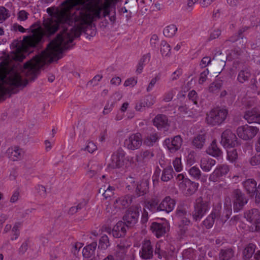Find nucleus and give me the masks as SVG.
<instances>
[{"label":"nucleus","mask_w":260,"mask_h":260,"mask_svg":"<svg viewBox=\"0 0 260 260\" xmlns=\"http://www.w3.org/2000/svg\"><path fill=\"white\" fill-rule=\"evenodd\" d=\"M90 0H66L56 18L45 19L44 28L37 23L30 26L31 34L23 38L5 60V95L16 93L28 80H35L46 63L62 57L72 47L75 38L85 31L92 21L110 14L107 4L91 5Z\"/></svg>","instance_id":"f257e3e1"},{"label":"nucleus","mask_w":260,"mask_h":260,"mask_svg":"<svg viewBox=\"0 0 260 260\" xmlns=\"http://www.w3.org/2000/svg\"><path fill=\"white\" fill-rule=\"evenodd\" d=\"M211 202L208 199L200 197L193 203L192 216L193 220L200 221L210 209Z\"/></svg>","instance_id":"f03ea898"},{"label":"nucleus","mask_w":260,"mask_h":260,"mask_svg":"<svg viewBox=\"0 0 260 260\" xmlns=\"http://www.w3.org/2000/svg\"><path fill=\"white\" fill-rule=\"evenodd\" d=\"M228 114V111L226 109L214 108L207 114L206 121L209 125H219L224 121Z\"/></svg>","instance_id":"7ed1b4c3"},{"label":"nucleus","mask_w":260,"mask_h":260,"mask_svg":"<svg viewBox=\"0 0 260 260\" xmlns=\"http://www.w3.org/2000/svg\"><path fill=\"white\" fill-rule=\"evenodd\" d=\"M242 185L246 193L250 197H254L256 204H259L260 183L257 186L256 181L254 179L249 178L242 182Z\"/></svg>","instance_id":"20e7f679"},{"label":"nucleus","mask_w":260,"mask_h":260,"mask_svg":"<svg viewBox=\"0 0 260 260\" xmlns=\"http://www.w3.org/2000/svg\"><path fill=\"white\" fill-rule=\"evenodd\" d=\"M232 202L234 212H238L243 209L248 199L240 189H234L231 193Z\"/></svg>","instance_id":"39448f33"},{"label":"nucleus","mask_w":260,"mask_h":260,"mask_svg":"<svg viewBox=\"0 0 260 260\" xmlns=\"http://www.w3.org/2000/svg\"><path fill=\"white\" fill-rule=\"evenodd\" d=\"M221 143L224 147L234 148L240 145V141L231 129H226L222 133Z\"/></svg>","instance_id":"423d86ee"},{"label":"nucleus","mask_w":260,"mask_h":260,"mask_svg":"<svg viewBox=\"0 0 260 260\" xmlns=\"http://www.w3.org/2000/svg\"><path fill=\"white\" fill-rule=\"evenodd\" d=\"M140 213V207L133 206L125 212L123 219L127 227H132L138 222Z\"/></svg>","instance_id":"0eeeda50"},{"label":"nucleus","mask_w":260,"mask_h":260,"mask_svg":"<svg viewBox=\"0 0 260 260\" xmlns=\"http://www.w3.org/2000/svg\"><path fill=\"white\" fill-rule=\"evenodd\" d=\"M125 152L121 148H119L116 151L114 152L110 161L108 162L107 168L109 169H119L124 166Z\"/></svg>","instance_id":"6e6552de"},{"label":"nucleus","mask_w":260,"mask_h":260,"mask_svg":"<svg viewBox=\"0 0 260 260\" xmlns=\"http://www.w3.org/2000/svg\"><path fill=\"white\" fill-rule=\"evenodd\" d=\"M258 129L256 126L246 124L238 127L237 133L239 138L244 140L252 139L258 133Z\"/></svg>","instance_id":"1a4fd4ad"},{"label":"nucleus","mask_w":260,"mask_h":260,"mask_svg":"<svg viewBox=\"0 0 260 260\" xmlns=\"http://www.w3.org/2000/svg\"><path fill=\"white\" fill-rule=\"evenodd\" d=\"M142 136L140 133L133 134L124 142V147L131 150L138 149L142 144Z\"/></svg>","instance_id":"9d476101"},{"label":"nucleus","mask_w":260,"mask_h":260,"mask_svg":"<svg viewBox=\"0 0 260 260\" xmlns=\"http://www.w3.org/2000/svg\"><path fill=\"white\" fill-rule=\"evenodd\" d=\"M153 246L150 240L145 239L142 242L139 251L140 257L144 260L151 259L153 256Z\"/></svg>","instance_id":"9b49d317"},{"label":"nucleus","mask_w":260,"mask_h":260,"mask_svg":"<svg viewBox=\"0 0 260 260\" xmlns=\"http://www.w3.org/2000/svg\"><path fill=\"white\" fill-rule=\"evenodd\" d=\"M234 66L238 68L239 71L237 76V81L242 84L248 81L251 76L249 67L243 63L239 61L235 62Z\"/></svg>","instance_id":"f8f14e48"},{"label":"nucleus","mask_w":260,"mask_h":260,"mask_svg":"<svg viewBox=\"0 0 260 260\" xmlns=\"http://www.w3.org/2000/svg\"><path fill=\"white\" fill-rule=\"evenodd\" d=\"M230 171V167L226 164L218 165L214 171L210 175V181L216 182L222 177L226 176Z\"/></svg>","instance_id":"ddd939ff"},{"label":"nucleus","mask_w":260,"mask_h":260,"mask_svg":"<svg viewBox=\"0 0 260 260\" xmlns=\"http://www.w3.org/2000/svg\"><path fill=\"white\" fill-rule=\"evenodd\" d=\"M244 217L255 226V231H260V212L257 209H252L244 213Z\"/></svg>","instance_id":"4468645a"},{"label":"nucleus","mask_w":260,"mask_h":260,"mask_svg":"<svg viewBox=\"0 0 260 260\" xmlns=\"http://www.w3.org/2000/svg\"><path fill=\"white\" fill-rule=\"evenodd\" d=\"M132 202V198L130 196H124L117 198L113 203V208L117 211L123 210L128 207Z\"/></svg>","instance_id":"2eb2a0df"},{"label":"nucleus","mask_w":260,"mask_h":260,"mask_svg":"<svg viewBox=\"0 0 260 260\" xmlns=\"http://www.w3.org/2000/svg\"><path fill=\"white\" fill-rule=\"evenodd\" d=\"M150 229L153 234L159 238L164 236L169 231V226L167 223L153 222L151 224Z\"/></svg>","instance_id":"dca6fc26"},{"label":"nucleus","mask_w":260,"mask_h":260,"mask_svg":"<svg viewBox=\"0 0 260 260\" xmlns=\"http://www.w3.org/2000/svg\"><path fill=\"white\" fill-rule=\"evenodd\" d=\"M221 216L220 210L214 208L211 213L203 221V225L207 229L211 228L215 223L216 219H218Z\"/></svg>","instance_id":"f3484780"},{"label":"nucleus","mask_w":260,"mask_h":260,"mask_svg":"<svg viewBox=\"0 0 260 260\" xmlns=\"http://www.w3.org/2000/svg\"><path fill=\"white\" fill-rule=\"evenodd\" d=\"M165 143L168 149L171 152H174L180 148L182 144V140L180 136H176L172 139H166Z\"/></svg>","instance_id":"a211bd4d"},{"label":"nucleus","mask_w":260,"mask_h":260,"mask_svg":"<svg viewBox=\"0 0 260 260\" xmlns=\"http://www.w3.org/2000/svg\"><path fill=\"white\" fill-rule=\"evenodd\" d=\"M126 227L123 221H118L111 231L113 236L116 238L124 236L126 232Z\"/></svg>","instance_id":"6ab92c4d"},{"label":"nucleus","mask_w":260,"mask_h":260,"mask_svg":"<svg viewBox=\"0 0 260 260\" xmlns=\"http://www.w3.org/2000/svg\"><path fill=\"white\" fill-rule=\"evenodd\" d=\"M180 186L181 187L184 188L186 191V194L187 196H190L193 194L197 191L198 187V183L185 178L183 181V183H180Z\"/></svg>","instance_id":"aec40b11"},{"label":"nucleus","mask_w":260,"mask_h":260,"mask_svg":"<svg viewBox=\"0 0 260 260\" xmlns=\"http://www.w3.org/2000/svg\"><path fill=\"white\" fill-rule=\"evenodd\" d=\"M175 201L170 197H166L159 205L160 211H166L167 213L171 212L175 206Z\"/></svg>","instance_id":"412c9836"},{"label":"nucleus","mask_w":260,"mask_h":260,"mask_svg":"<svg viewBox=\"0 0 260 260\" xmlns=\"http://www.w3.org/2000/svg\"><path fill=\"white\" fill-rule=\"evenodd\" d=\"M244 117L249 123H260V112L255 109L247 111Z\"/></svg>","instance_id":"4be33fe9"},{"label":"nucleus","mask_w":260,"mask_h":260,"mask_svg":"<svg viewBox=\"0 0 260 260\" xmlns=\"http://www.w3.org/2000/svg\"><path fill=\"white\" fill-rule=\"evenodd\" d=\"M216 164V160L208 156L203 157L200 160V167L204 172H209Z\"/></svg>","instance_id":"5701e85b"},{"label":"nucleus","mask_w":260,"mask_h":260,"mask_svg":"<svg viewBox=\"0 0 260 260\" xmlns=\"http://www.w3.org/2000/svg\"><path fill=\"white\" fill-rule=\"evenodd\" d=\"M149 190V181L147 179L142 180L137 185L136 192L138 196L147 193Z\"/></svg>","instance_id":"b1692460"},{"label":"nucleus","mask_w":260,"mask_h":260,"mask_svg":"<svg viewBox=\"0 0 260 260\" xmlns=\"http://www.w3.org/2000/svg\"><path fill=\"white\" fill-rule=\"evenodd\" d=\"M7 153L9 158L13 161L18 160L22 157V151L17 147L9 148Z\"/></svg>","instance_id":"393cba45"},{"label":"nucleus","mask_w":260,"mask_h":260,"mask_svg":"<svg viewBox=\"0 0 260 260\" xmlns=\"http://www.w3.org/2000/svg\"><path fill=\"white\" fill-rule=\"evenodd\" d=\"M168 122L167 117L162 114L157 115L153 120V124L158 129L166 127L168 125Z\"/></svg>","instance_id":"a878e982"},{"label":"nucleus","mask_w":260,"mask_h":260,"mask_svg":"<svg viewBox=\"0 0 260 260\" xmlns=\"http://www.w3.org/2000/svg\"><path fill=\"white\" fill-rule=\"evenodd\" d=\"M207 153L213 157H219L222 154V151L217 147L216 140H213L206 150Z\"/></svg>","instance_id":"bb28decb"},{"label":"nucleus","mask_w":260,"mask_h":260,"mask_svg":"<svg viewBox=\"0 0 260 260\" xmlns=\"http://www.w3.org/2000/svg\"><path fill=\"white\" fill-rule=\"evenodd\" d=\"M206 136L205 134H199L195 136L192 141V145L197 149H202L205 143Z\"/></svg>","instance_id":"cd10ccee"},{"label":"nucleus","mask_w":260,"mask_h":260,"mask_svg":"<svg viewBox=\"0 0 260 260\" xmlns=\"http://www.w3.org/2000/svg\"><path fill=\"white\" fill-rule=\"evenodd\" d=\"M96 246V242H92L85 246L82 250L83 256L86 258L91 257L94 254Z\"/></svg>","instance_id":"c85d7f7f"},{"label":"nucleus","mask_w":260,"mask_h":260,"mask_svg":"<svg viewBox=\"0 0 260 260\" xmlns=\"http://www.w3.org/2000/svg\"><path fill=\"white\" fill-rule=\"evenodd\" d=\"M129 246L128 244H125L123 242H121L117 245L115 254L118 260H121L124 258L127 248Z\"/></svg>","instance_id":"c756f323"},{"label":"nucleus","mask_w":260,"mask_h":260,"mask_svg":"<svg viewBox=\"0 0 260 260\" xmlns=\"http://www.w3.org/2000/svg\"><path fill=\"white\" fill-rule=\"evenodd\" d=\"M234 255V250L232 248L221 249L219 254V260H230Z\"/></svg>","instance_id":"7c9ffc66"},{"label":"nucleus","mask_w":260,"mask_h":260,"mask_svg":"<svg viewBox=\"0 0 260 260\" xmlns=\"http://www.w3.org/2000/svg\"><path fill=\"white\" fill-rule=\"evenodd\" d=\"M255 249V245L252 243H249L243 251V259L248 260L251 257Z\"/></svg>","instance_id":"2f4dec72"},{"label":"nucleus","mask_w":260,"mask_h":260,"mask_svg":"<svg viewBox=\"0 0 260 260\" xmlns=\"http://www.w3.org/2000/svg\"><path fill=\"white\" fill-rule=\"evenodd\" d=\"M150 59V53H148L144 55L140 59L138 65L137 69L136 70V73L138 74H140L142 73L144 66L146 62H148Z\"/></svg>","instance_id":"473e14b6"},{"label":"nucleus","mask_w":260,"mask_h":260,"mask_svg":"<svg viewBox=\"0 0 260 260\" xmlns=\"http://www.w3.org/2000/svg\"><path fill=\"white\" fill-rule=\"evenodd\" d=\"M174 171L171 167H167L164 169L161 177L162 181L167 182L173 177Z\"/></svg>","instance_id":"72a5a7b5"},{"label":"nucleus","mask_w":260,"mask_h":260,"mask_svg":"<svg viewBox=\"0 0 260 260\" xmlns=\"http://www.w3.org/2000/svg\"><path fill=\"white\" fill-rule=\"evenodd\" d=\"M222 86V82L221 80H215L211 83L209 86L208 90L212 93H216L219 92Z\"/></svg>","instance_id":"f704fd0d"},{"label":"nucleus","mask_w":260,"mask_h":260,"mask_svg":"<svg viewBox=\"0 0 260 260\" xmlns=\"http://www.w3.org/2000/svg\"><path fill=\"white\" fill-rule=\"evenodd\" d=\"M177 31L176 26L174 24H170L164 28L163 33L166 37L171 38L175 35Z\"/></svg>","instance_id":"c9c22d12"},{"label":"nucleus","mask_w":260,"mask_h":260,"mask_svg":"<svg viewBox=\"0 0 260 260\" xmlns=\"http://www.w3.org/2000/svg\"><path fill=\"white\" fill-rule=\"evenodd\" d=\"M147 209L152 212L159 211V208L158 206V202L154 200H151L146 203L144 209Z\"/></svg>","instance_id":"e433bc0d"},{"label":"nucleus","mask_w":260,"mask_h":260,"mask_svg":"<svg viewBox=\"0 0 260 260\" xmlns=\"http://www.w3.org/2000/svg\"><path fill=\"white\" fill-rule=\"evenodd\" d=\"M160 51L163 56H169L171 54V47L166 41H162L160 44Z\"/></svg>","instance_id":"4c0bfd02"},{"label":"nucleus","mask_w":260,"mask_h":260,"mask_svg":"<svg viewBox=\"0 0 260 260\" xmlns=\"http://www.w3.org/2000/svg\"><path fill=\"white\" fill-rule=\"evenodd\" d=\"M10 17L9 10L4 6H0V23H3Z\"/></svg>","instance_id":"58836bf2"},{"label":"nucleus","mask_w":260,"mask_h":260,"mask_svg":"<svg viewBox=\"0 0 260 260\" xmlns=\"http://www.w3.org/2000/svg\"><path fill=\"white\" fill-rule=\"evenodd\" d=\"M110 246V241L108 237L106 235H103L100 240L99 248L106 249Z\"/></svg>","instance_id":"ea45409f"},{"label":"nucleus","mask_w":260,"mask_h":260,"mask_svg":"<svg viewBox=\"0 0 260 260\" xmlns=\"http://www.w3.org/2000/svg\"><path fill=\"white\" fill-rule=\"evenodd\" d=\"M190 175L193 178L199 179L201 176V172L200 170L197 167L193 166L191 167L188 171Z\"/></svg>","instance_id":"a19ab883"},{"label":"nucleus","mask_w":260,"mask_h":260,"mask_svg":"<svg viewBox=\"0 0 260 260\" xmlns=\"http://www.w3.org/2000/svg\"><path fill=\"white\" fill-rule=\"evenodd\" d=\"M178 111L181 114L186 115L188 117H191L194 115V114L188 109V107H187L186 105L180 106L178 107Z\"/></svg>","instance_id":"79ce46f5"},{"label":"nucleus","mask_w":260,"mask_h":260,"mask_svg":"<svg viewBox=\"0 0 260 260\" xmlns=\"http://www.w3.org/2000/svg\"><path fill=\"white\" fill-rule=\"evenodd\" d=\"M158 135L157 133H153L148 136L146 139V143L148 145L152 146L158 139Z\"/></svg>","instance_id":"37998d69"},{"label":"nucleus","mask_w":260,"mask_h":260,"mask_svg":"<svg viewBox=\"0 0 260 260\" xmlns=\"http://www.w3.org/2000/svg\"><path fill=\"white\" fill-rule=\"evenodd\" d=\"M227 154L228 159L232 162L236 161L238 158V153L236 149L228 151Z\"/></svg>","instance_id":"c03bdc74"},{"label":"nucleus","mask_w":260,"mask_h":260,"mask_svg":"<svg viewBox=\"0 0 260 260\" xmlns=\"http://www.w3.org/2000/svg\"><path fill=\"white\" fill-rule=\"evenodd\" d=\"M154 156L152 151L149 150H142L140 153V157L144 159H149Z\"/></svg>","instance_id":"a18cd8bd"},{"label":"nucleus","mask_w":260,"mask_h":260,"mask_svg":"<svg viewBox=\"0 0 260 260\" xmlns=\"http://www.w3.org/2000/svg\"><path fill=\"white\" fill-rule=\"evenodd\" d=\"M156 98L151 95H148L144 99V104L147 107H150L152 106L155 102Z\"/></svg>","instance_id":"49530a36"},{"label":"nucleus","mask_w":260,"mask_h":260,"mask_svg":"<svg viewBox=\"0 0 260 260\" xmlns=\"http://www.w3.org/2000/svg\"><path fill=\"white\" fill-rule=\"evenodd\" d=\"M159 80H160V77L158 75H157L155 77L153 78L151 80L150 83L148 84V87H147V89H146L147 92H150L152 90V89L154 87L156 83Z\"/></svg>","instance_id":"de8ad7c7"},{"label":"nucleus","mask_w":260,"mask_h":260,"mask_svg":"<svg viewBox=\"0 0 260 260\" xmlns=\"http://www.w3.org/2000/svg\"><path fill=\"white\" fill-rule=\"evenodd\" d=\"M20 225L21 223L19 222L16 223L14 225L12 229V232L13 233V235L14 236V237L11 238V240H16L18 237L19 235V229Z\"/></svg>","instance_id":"09e8293b"},{"label":"nucleus","mask_w":260,"mask_h":260,"mask_svg":"<svg viewBox=\"0 0 260 260\" xmlns=\"http://www.w3.org/2000/svg\"><path fill=\"white\" fill-rule=\"evenodd\" d=\"M28 15V13L25 10H21L17 14V18L19 20L23 21L27 19Z\"/></svg>","instance_id":"8fccbe9b"},{"label":"nucleus","mask_w":260,"mask_h":260,"mask_svg":"<svg viewBox=\"0 0 260 260\" xmlns=\"http://www.w3.org/2000/svg\"><path fill=\"white\" fill-rule=\"evenodd\" d=\"M174 167L175 170L177 172H180L182 170V164L181 158L179 157H177L173 162Z\"/></svg>","instance_id":"3c124183"},{"label":"nucleus","mask_w":260,"mask_h":260,"mask_svg":"<svg viewBox=\"0 0 260 260\" xmlns=\"http://www.w3.org/2000/svg\"><path fill=\"white\" fill-rule=\"evenodd\" d=\"M114 188L111 186H108L106 188L105 191L103 193V196L105 199L110 198L114 194Z\"/></svg>","instance_id":"603ef678"},{"label":"nucleus","mask_w":260,"mask_h":260,"mask_svg":"<svg viewBox=\"0 0 260 260\" xmlns=\"http://www.w3.org/2000/svg\"><path fill=\"white\" fill-rule=\"evenodd\" d=\"M249 162L253 166L260 165V154L252 156L250 158Z\"/></svg>","instance_id":"864d4df0"},{"label":"nucleus","mask_w":260,"mask_h":260,"mask_svg":"<svg viewBox=\"0 0 260 260\" xmlns=\"http://www.w3.org/2000/svg\"><path fill=\"white\" fill-rule=\"evenodd\" d=\"M196 153L193 151H191L187 156V163L188 165L191 166L195 161Z\"/></svg>","instance_id":"5fc2aeb1"},{"label":"nucleus","mask_w":260,"mask_h":260,"mask_svg":"<svg viewBox=\"0 0 260 260\" xmlns=\"http://www.w3.org/2000/svg\"><path fill=\"white\" fill-rule=\"evenodd\" d=\"M174 95V91L173 90H171L166 93L164 96L163 101L165 102H169L171 101Z\"/></svg>","instance_id":"6e6d98bb"},{"label":"nucleus","mask_w":260,"mask_h":260,"mask_svg":"<svg viewBox=\"0 0 260 260\" xmlns=\"http://www.w3.org/2000/svg\"><path fill=\"white\" fill-rule=\"evenodd\" d=\"M221 35V30L219 28L213 30L210 34L209 40H212L217 38Z\"/></svg>","instance_id":"4d7b16f0"},{"label":"nucleus","mask_w":260,"mask_h":260,"mask_svg":"<svg viewBox=\"0 0 260 260\" xmlns=\"http://www.w3.org/2000/svg\"><path fill=\"white\" fill-rule=\"evenodd\" d=\"M209 71L208 69H206L201 73L199 81L200 84H203L206 80Z\"/></svg>","instance_id":"13d9d810"},{"label":"nucleus","mask_w":260,"mask_h":260,"mask_svg":"<svg viewBox=\"0 0 260 260\" xmlns=\"http://www.w3.org/2000/svg\"><path fill=\"white\" fill-rule=\"evenodd\" d=\"M137 83V79L135 78H130L127 79L124 82V85L125 86H132L134 87Z\"/></svg>","instance_id":"bf43d9fd"},{"label":"nucleus","mask_w":260,"mask_h":260,"mask_svg":"<svg viewBox=\"0 0 260 260\" xmlns=\"http://www.w3.org/2000/svg\"><path fill=\"white\" fill-rule=\"evenodd\" d=\"M96 146L92 142H89L86 145L85 150L88 151L89 153H92L96 150Z\"/></svg>","instance_id":"052dcab7"},{"label":"nucleus","mask_w":260,"mask_h":260,"mask_svg":"<svg viewBox=\"0 0 260 260\" xmlns=\"http://www.w3.org/2000/svg\"><path fill=\"white\" fill-rule=\"evenodd\" d=\"M189 100H191L194 104H197V93L196 91L192 90L190 91L188 95Z\"/></svg>","instance_id":"680f3d73"},{"label":"nucleus","mask_w":260,"mask_h":260,"mask_svg":"<svg viewBox=\"0 0 260 260\" xmlns=\"http://www.w3.org/2000/svg\"><path fill=\"white\" fill-rule=\"evenodd\" d=\"M182 71L180 69L177 70L171 76V80L173 81L177 80L182 75Z\"/></svg>","instance_id":"e2e57ef3"},{"label":"nucleus","mask_w":260,"mask_h":260,"mask_svg":"<svg viewBox=\"0 0 260 260\" xmlns=\"http://www.w3.org/2000/svg\"><path fill=\"white\" fill-rule=\"evenodd\" d=\"M37 189L40 194L42 197H45L46 195V190L45 187L42 185H38L36 187Z\"/></svg>","instance_id":"0e129e2a"},{"label":"nucleus","mask_w":260,"mask_h":260,"mask_svg":"<svg viewBox=\"0 0 260 260\" xmlns=\"http://www.w3.org/2000/svg\"><path fill=\"white\" fill-rule=\"evenodd\" d=\"M83 246V244L82 243H76L73 247L72 252H74L75 254H76V252H78Z\"/></svg>","instance_id":"69168bd1"},{"label":"nucleus","mask_w":260,"mask_h":260,"mask_svg":"<svg viewBox=\"0 0 260 260\" xmlns=\"http://www.w3.org/2000/svg\"><path fill=\"white\" fill-rule=\"evenodd\" d=\"M211 62V58L208 56L204 57L202 58L201 62V66L202 68L207 66Z\"/></svg>","instance_id":"338daca9"},{"label":"nucleus","mask_w":260,"mask_h":260,"mask_svg":"<svg viewBox=\"0 0 260 260\" xmlns=\"http://www.w3.org/2000/svg\"><path fill=\"white\" fill-rule=\"evenodd\" d=\"M28 246V242L27 241L23 242L19 249V252L24 254L27 251Z\"/></svg>","instance_id":"774afa93"}]
</instances>
